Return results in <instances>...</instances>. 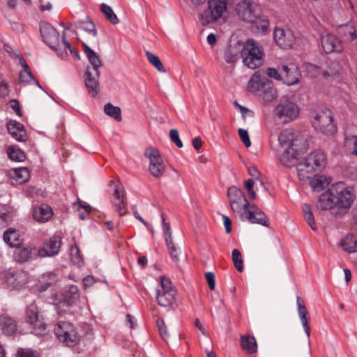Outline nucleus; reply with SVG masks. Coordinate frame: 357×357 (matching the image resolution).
<instances>
[{
	"instance_id": "de8ad7c7",
	"label": "nucleus",
	"mask_w": 357,
	"mask_h": 357,
	"mask_svg": "<svg viewBox=\"0 0 357 357\" xmlns=\"http://www.w3.org/2000/svg\"><path fill=\"white\" fill-rule=\"evenodd\" d=\"M146 57L149 61L160 73H165L166 70L163 66L160 59L149 51L146 52Z\"/></svg>"
},
{
	"instance_id": "4d7b16f0",
	"label": "nucleus",
	"mask_w": 357,
	"mask_h": 357,
	"mask_svg": "<svg viewBox=\"0 0 357 357\" xmlns=\"http://www.w3.org/2000/svg\"><path fill=\"white\" fill-rule=\"evenodd\" d=\"M4 50L10 54V56L18 59L23 58L19 50L13 48L12 46L6 44L4 45Z\"/></svg>"
},
{
	"instance_id": "09e8293b",
	"label": "nucleus",
	"mask_w": 357,
	"mask_h": 357,
	"mask_svg": "<svg viewBox=\"0 0 357 357\" xmlns=\"http://www.w3.org/2000/svg\"><path fill=\"white\" fill-rule=\"evenodd\" d=\"M232 260L234 261V266L237 269V271L238 272H242L243 271V261L242 259L241 253L238 250H233Z\"/></svg>"
},
{
	"instance_id": "9b49d317",
	"label": "nucleus",
	"mask_w": 357,
	"mask_h": 357,
	"mask_svg": "<svg viewBox=\"0 0 357 357\" xmlns=\"http://www.w3.org/2000/svg\"><path fill=\"white\" fill-rule=\"evenodd\" d=\"M278 142L282 148L298 147L301 149H307V141L305 137L300 132L290 129L281 131L278 135Z\"/></svg>"
},
{
	"instance_id": "c756f323",
	"label": "nucleus",
	"mask_w": 357,
	"mask_h": 357,
	"mask_svg": "<svg viewBox=\"0 0 357 357\" xmlns=\"http://www.w3.org/2000/svg\"><path fill=\"white\" fill-rule=\"evenodd\" d=\"M33 250L31 245L20 244L14 251V257L20 263L27 261L31 258Z\"/></svg>"
},
{
	"instance_id": "13d9d810",
	"label": "nucleus",
	"mask_w": 357,
	"mask_h": 357,
	"mask_svg": "<svg viewBox=\"0 0 357 357\" xmlns=\"http://www.w3.org/2000/svg\"><path fill=\"white\" fill-rule=\"evenodd\" d=\"M266 74L271 78L276 80H282V71L280 73L274 68H268L266 70Z\"/></svg>"
},
{
	"instance_id": "e433bc0d",
	"label": "nucleus",
	"mask_w": 357,
	"mask_h": 357,
	"mask_svg": "<svg viewBox=\"0 0 357 357\" xmlns=\"http://www.w3.org/2000/svg\"><path fill=\"white\" fill-rule=\"evenodd\" d=\"M344 250L349 253L357 252V235L347 234L341 241Z\"/></svg>"
},
{
	"instance_id": "a211bd4d",
	"label": "nucleus",
	"mask_w": 357,
	"mask_h": 357,
	"mask_svg": "<svg viewBox=\"0 0 357 357\" xmlns=\"http://www.w3.org/2000/svg\"><path fill=\"white\" fill-rule=\"evenodd\" d=\"M279 70L282 71V80L288 86L296 84L300 82L301 73L294 63L282 65L279 67Z\"/></svg>"
},
{
	"instance_id": "b1692460",
	"label": "nucleus",
	"mask_w": 357,
	"mask_h": 357,
	"mask_svg": "<svg viewBox=\"0 0 357 357\" xmlns=\"http://www.w3.org/2000/svg\"><path fill=\"white\" fill-rule=\"evenodd\" d=\"M335 206L332 187H330L319 196L316 207L321 211H327Z\"/></svg>"
},
{
	"instance_id": "49530a36",
	"label": "nucleus",
	"mask_w": 357,
	"mask_h": 357,
	"mask_svg": "<svg viewBox=\"0 0 357 357\" xmlns=\"http://www.w3.org/2000/svg\"><path fill=\"white\" fill-rule=\"evenodd\" d=\"M166 244L168 248L171 258L175 261H178V255L181 252L179 248H177L174 243L172 236L167 237Z\"/></svg>"
},
{
	"instance_id": "69168bd1",
	"label": "nucleus",
	"mask_w": 357,
	"mask_h": 357,
	"mask_svg": "<svg viewBox=\"0 0 357 357\" xmlns=\"http://www.w3.org/2000/svg\"><path fill=\"white\" fill-rule=\"evenodd\" d=\"M8 89L7 84L3 82H0V97L4 98L8 95Z\"/></svg>"
},
{
	"instance_id": "ddd939ff",
	"label": "nucleus",
	"mask_w": 357,
	"mask_h": 357,
	"mask_svg": "<svg viewBox=\"0 0 357 357\" xmlns=\"http://www.w3.org/2000/svg\"><path fill=\"white\" fill-rule=\"evenodd\" d=\"M144 155L149 159V171L155 178L162 177L166 167L158 149L149 147L144 151Z\"/></svg>"
},
{
	"instance_id": "ea45409f",
	"label": "nucleus",
	"mask_w": 357,
	"mask_h": 357,
	"mask_svg": "<svg viewBox=\"0 0 357 357\" xmlns=\"http://www.w3.org/2000/svg\"><path fill=\"white\" fill-rule=\"evenodd\" d=\"M303 212L304 218L307 225L312 230L316 231L317 229V227L314 220V217L311 206L308 204H304L303 206Z\"/></svg>"
},
{
	"instance_id": "f704fd0d",
	"label": "nucleus",
	"mask_w": 357,
	"mask_h": 357,
	"mask_svg": "<svg viewBox=\"0 0 357 357\" xmlns=\"http://www.w3.org/2000/svg\"><path fill=\"white\" fill-rule=\"evenodd\" d=\"M337 33L348 41H352L357 37L356 29L349 24L340 25L337 27Z\"/></svg>"
},
{
	"instance_id": "7ed1b4c3",
	"label": "nucleus",
	"mask_w": 357,
	"mask_h": 357,
	"mask_svg": "<svg viewBox=\"0 0 357 357\" xmlns=\"http://www.w3.org/2000/svg\"><path fill=\"white\" fill-rule=\"evenodd\" d=\"M229 0H208L206 5L197 9L199 23L207 26L216 22L226 12Z\"/></svg>"
},
{
	"instance_id": "473e14b6",
	"label": "nucleus",
	"mask_w": 357,
	"mask_h": 357,
	"mask_svg": "<svg viewBox=\"0 0 357 357\" xmlns=\"http://www.w3.org/2000/svg\"><path fill=\"white\" fill-rule=\"evenodd\" d=\"M241 346L249 354H255L257 351V344L253 336L243 335L241 337Z\"/></svg>"
},
{
	"instance_id": "423d86ee",
	"label": "nucleus",
	"mask_w": 357,
	"mask_h": 357,
	"mask_svg": "<svg viewBox=\"0 0 357 357\" xmlns=\"http://www.w3.org/2000/svg\"><path fill=\"white\" fill-rule=\"evenodd\" d=\"M243 63L251 69H256L262 65L264 55L261 47L252 39L248 40L241 51Z\"/></svg>"
},
{
	"instance_id": "bf43d9fd",
	"label": "nucleus",
	"mask_w": 357,
	"mask_h": 357,
	"mask_svg": "<svg viewBox=\"0 0 357 357\" xmlns=\"http://www.w3.org/2000/svg\"><path fill=\"white\" fill-rule=\"evenodd\" d=\"M254 181L252 179H248L245 182V187L248 191L249 197L252 199H255L257 197V194L253 190Z\"/></svg>"
},
{
	"instance_id": "864d4df0",
	"label": "nucleus",
	"mask_w": 357,
	"mask_h": 357,
	"mask_svg": "<svg viewBox=\"0 0 357 357\" xmlns=\"http://www.w3.org/2000/svg\"><path fill=\"white\" fill-rule=\"evenodd\" d=\"M156 324L162 338L165 340H167L169 337V334L167 333L165 321L162 319H158L156 321Z\"/></svg>"
},
{
	"instance_id": "37998d69",
	"label": "nucleus",
	"mask_w": 357,
	"mask_h": 357,
	"mask_svg": "<svg viewBox=\"0 0 357 357\" xmlns=\"http://www.w3.org/2000/svg\"><path fill=\"white\" fill-rule=\"evenodd\" d=\"M20 64L23 67V70L20 73V79L22 82H29L33 77L27 62L24 58H20Z\"/></svg>"
},
{
	"instance_id": "2eb2a0df",
	"label": "nucleus",
	"mask_w": 357,
	"mask_h": 357,
	"mask_svg": "<svg viewBox=\"0 0 357 357\" xmlns=\"http://www.w3.org/2000/svg\"><path fill=\"white\" fill-rule=\"evenodd\" d=\"M75 26L87 33V35L84 36V42L93 47L99 46V40L97 38V30L95 24L91 20L86 18V20L78 21L75 22Z\"/></svg>"
},
{
	"instance_id": "dca6fc26",
	"label": "nucleus",
	"mask_w": 357,
	"mask_h": 357,
	"mask_svg": "<svg viewBox=\"0 0 357 357\" xmlns=\"http://www.w3.org/2000/svg\"><path fill=\"white\" fill-rule=\"evenodd\" d=\"M26 321L33 325V328L36 333H40L46 329V324L43 318L39 316V311L35 303L30 304L26 309Z\"/></svg>"
},
{
	"instance_id": "052dcab7",
	"label": "nucleus",
	"mask_w": 357,
	"mask_h": 357,
	"mask_svg": "<svg viewBox=\"0 0 357 357\" xmlns=\"http://www.w3.org/2000/svg\"><path fill=\"white\" fill-rule=\"evenodd\" d=\"M205 277L210 289L214 290L215 287L214 273L212 272H207L205 274Z\"/></svg>"
},
{
	"instance_id": "3c124183",
	"label": "nucleus",
	"mask_w": 357,
	"mask_h": 357,
	"mask_svg": "<svg viewBox=\"0 0 357 357\" xmlns=\"http://www.w3.org/2000/svg\"><path fill=\"white\" fill-rule=\"evenodd\" d=\"M333 66H329L327 70L323 71L322 75L326 77H335L340 72V66L338 63L334 62L332 63Z\"/></svg>"
},
{
	"instance_id": "cd10ccee",
	"label": "nucleus",
	"mask_w": 357,
	"mask_h": 357,
	"mask_svg": "<svg viewBox=\"0 0 357 357\" xmlns=\"http://www.w3.org/2000/svg\"><path fill=\"white\" fill-rule=\"evenodd\" d=\"M9 176L13 184H23L30 178L29 171L27 168L22 167L10 170Z\"/></svg>"
},
{
	"instance_id": "e2e57ef3",
	"label": "nucleus",
	"mask_w": 357,
	"mask_h": 357,
	"mask_svg": "<svg viewBox=\"0 0 357 357\" xmlns=\"http://www.w3.org/2000/svg\"><path fill=\"white\" fill-rule=\"evenodd\" d=\"M96 280L93 276L87 275L83 279V285L84 289L92 286L95 283Z\"/></svg>"
},
{
	"instance_id": "8fccbe9b",
	"label": "nucleus",
	"mask_w": 357,
	"mask_h": 357,
	"mask_svg": "<svg viewBox=\"0 0 357 357\" xmlns=\"http://www.w3.org/2000/svg\"><path fill=\"white\" fill-rule=\"evenodd\" d=\"M345 146L348 151L352 154L357 156V137L350 136L346 138Z\"/></svg>"
},
{
	"instance_id": "f03ea898",
	"label": "nucleus",
	"mask_w": 357,
	"mask_h": 357,
	"mask_svg": "<svg viewBox=\"0 0 357 357\" xmlns=\"http://www.w3.org/2000/svg\"><path fill=\"white\" fill-rule=\"evenodd\" d=\"M248 91L261 97L265 102H270L278 97L273 83L258 72L255 73L248 84Z\"/></svg>"
},
{
	"instance_id": "9d476101",
	"label": "nucleus",
	"mask_w": 357,
	"mask_h": 357,
	"mask_svg": "<svg viewBox=\"0 0 357 357\" xmlns=\"http://www.w3.org/2000/svg\"><path fill=\"white\" fill-rule=\"evenodd\" d=\"M54 333L59 341L69 347L76 345L79 340L76 328L68 321L57 323L54 327Z\"/></svg>"
},
{
	"instance_id": "4468645a",
	"label": "nucleus",
	"mask_w": 357,
	"mask_h": 357,
	"mask_svg": "<svg viewBox=\"0 0 357 357\" xmlns=\"http://www.w3.org/2000/svg\"><path fill=\"white\" fill-rule=\"evenodd\" d=\"M227 197L231 210L238 213H241L243 209L247 210L249 202L241 189L235 186L228 188Z\"/></svg>"
},
{
	"instance_id": "4c0bfd02",
	"label": "nucleus",
	"mask_w": 357,
	"mask_h": 357,
	"mask_svg": "<svg viewBox=\"0 0 357 357\" xmlns=\"http://www.w3.org/2000/svg\"><path fill=\"white\" fill-rule=\"evenodd\" d=\"M114 196L115 201L113 202V204L115 206L119 215L123 216L126 213L127 211L125 207L123 196L119 191V187L116 185H115Z\"/></svg>"
},
{
	"instance_id": "bb28decb",
	"label": "nucleus",
	"mask_w": 357,
	"mask_h": 357,
	"mask_svg": "<svg viewBox=\"0 0 357 357\" xmlns=\"http://www.w3.org/2000/svg\"><path fill=\"white\" fill-rule=\"evenodd\" d=\"M297 306H298V312L299 317L301 319L302 325L306 333L307 338H309L310 335V328L309 326V317H308V311L307 307H305L304 302L301 299L299 296H297L296 298Z\"/></svg>"
},
{
	"instance_id": "603ef678",
	"label": "nucleus",
	"mask_w": 357,
	"mask_h": 357,
	"mask_svg": "<svg viewBox=\"0 0 357 357\" xmlns=\"http://www.w3.org/2000/svg\"><path fill=\"white\" fill-rule=\"evenodd\" d=\"M71 259L74 264L81 266L82 264V259L80 255V251L77 245H75L70 248Z\"/></svg>"
},
{
	"instance_id": "a18cd8bd",
	"label": "nucleus",
	"mask_w": 357,
	"mask_h": 357,
	"mask_svg": "<svg viewBox=\"0 0 357 357\" xmlns=\"http://www.w3.org/2000/svg\"><path fill=\"white\" fill-rule=\"evenodd\" d=\"M8 154L10 160L15 162H23L26 158L25 153L20 149L15 146H9Z\"/></svg>"
},
{
	"instance_id": "72a5a7b5",
	"label": "nucleus",
	"mask_w": 357,
	"mask_h": 357,
	"mask_svg": "<svg viewBox=\"0 0 357 357\" xmlns=\"http://www.w3.org/2000/svg\"><path fill=\"white\" fill-rule=\"evenodd\" d=\"M0 327L6 335H13L17 329L15 321L7 316L0 317Z\"/></svg>"
},
{
	"instance_id": "c85d7f7f",
	"label": "nucleus",
	"mask_w": 357,
	"mask_h": 357,
	"mask_svg": "<svg viewBox=\"0 0 357 357\" xmlns=\"http://www.w3.org/2000/svg\"><path fill=\"white\" fill-rule=\"evenodd\" d=\"M8 284L14 288H20L26 283L27 278L25 273L22 271L8 272L6 275Z\"/></svg>"
},
{
	"instance_id": "20e7f679",
	"label": "nucleus",
	"mask_w": 357,
	"mask_h": 357,
	"mask_svg": "<svg viewBox=\"0 0 357 357\" xmlns=\"http://www.w3.org/2000/svg\"><path fill=\"white\" fill-rule=\"evenodd\" d=\"M312 123L314 129L326 135L337 131L333 112L327 108H317L312 112Z\"/></svg>"
},
{
	"instance_id": "f257e3e1",
	"label": "nucleus",
	"mask_w": 357,
	"mask_h": 357,
	"mask_svg": "<svg viewBox=\"0 0 357 357\" xmlns=\"http://www.w3.org/2000/svg\"><path fill=\"white\" fill-rule=\"evenodd\" d=\"M325 154L320 151H314L307 155L297 164L298 176L301 181L310 179L314 174L321 172L326 166Z\"/></svg>"
},
{
	"instance_id": "6e6552de",
	"label": "nucleus",
	"mask_w": 357,
	"mask_h": 357,
	"mask_svg": "<svg viewBox=\"0 0 357 357\" xmlns=\"http://www.w3.org/2000/svg\"><path fill=\"white\" fill-rule=\"evenodd\" d=\"M235 10L238 20L244 22L254 24L260 19V8L252 0L239 1L236 6Z\"/></svg>"
},
{
	"instance_id": "338daca9",
	"label": "nucleus",
	"mask_w": 357,
	"mask_h": 357,
	"mask_svg": "<svg viewBox=\"0 0 357 357\" xmlns=\"http://www.w3.org/2000/svg\"><path fill=\"white\" fill-rule=\"evenodd\" d=\"M223 223L225 227L226 233L229 234L231 230V221L230 218L227 215H223Z\"/></svg>"
},
{
	"instance_id": "5701e85b",
	"label": "nucleus",
	"mask_w": 357,
	"mask_h": 357,
	"mask_svg": "<svg viewBox=\"0 0 357 357\" xmlns=\"http://www.w3.org/2000/svg\"><path fill=\"white\" fill-rule=\"evenodd\" d=\"M283 153L279 156L280 162L287 167L292 166L307 149L298 150V147L284 148Z\"/></svg>"
},
{
	"instance_id": "f8f14e48",
	"label": "nucleus",
	"mask_w": 357,
	"mask_h": 357,
	"mask_svg": "<svg viewBox=\"0 0 357 357\" xmlns=\"http://www.w3.org/2000/svg\"><path fill=\"white\" fill-rule=\"evenodd\" d=\"M162 289L157 294V302L159 305L167 307L172 306L176 301V290L172 285L170 279L162 277L160 278Z\"/></svg>"
},
{
	"instance_id": "aec40b11",
	"label": "nucleus",
	"mask_w": 357,
	"mask_h": 357,
	"mask_svg": "<svg viewBox=\"0 0 357 357\" xmlns=\"http://www.w3.org/2000/svg\"><path fill=\"white\" fill-rule=\"evenodd\" d=\"M40 33L45 43L54 49L59 43V33L52 25L43 22L40 25Z\"/></svg>"
},
{
	"instance_id": "a878e982",
	"label": "nucleus",
	"mask_w": 357,
	"mask_h": 357,
	"mask_svg": "<svg viewBox=\"0 0 357 357\" xmlns=\"http://www.w3.org/2000/svg\"><path fill=\"white\" fill-rule=\"evenodd\" d=\"M82 46L84 52L91 64V69L93 71H99L100 67L102 65V62L100 58V56L95 52L89 45L85 42H82Z\"/></svg>"
},
{
	"instance_id": "39448f33",
	"label": "nucleus",
	"mask_w": 357,
	"mask_h": 357,
	"mask_svg": "<svg viewBox=\"0 0 357 357\" xmlns=\"http://www.w3.org/2000/svg\"><path fill=\"white\" fill-rule=\"evenodd\" d=\"M79 299V290L75 285L65 287L55 294L54 302L59 314L67 312L69 307L75 305Z\"/></svg>"
},
{
	"instance_id": "0e129e2a",
	"label": "nucleus",
	"mask_w": 357,
	"mask_h": 357,
	"mask_svg": "<svg viewBox=\"0 0 357 357\" xmlns=\"http://www.w3.org/2000/svg\"><path fill=\"white\" fill-rule=\"evenodd\" d=\"M10 105L18 116H22V112L20 107L19 102L17 100L13 99L10 100Z\"/></svg>"
},
{
	"instance_id": "7c9ffc66",
	"label": "nucleus",
	"mask_w": 357,
	"mask_h": 357,
	"mask_svg": "<svg viewBox=\"0 0 357 357\" xmlns=\"http://www.w3.org/2000/svg\"><path fill=\"white\" fill-rule=\"evenodd\" d=\"M246 218L251 222L263 226H268V219L265 213L259 209L255 211L248 210L245 212Z\"/></svg>"
},
{
	"instance_id": "a19ab883",
	"label": "nucleus",
	"mask_w": 357,
	"mask_h": 357,
	"mask_svg": "<svg viewBox=\"0 0 357 357\" xmlns=\"http://www.w3.org/2000/svg\"><path fill=\"white\" fill-rule=\"evenodd\" d=\"M105 113L114 119L116 121L120 122L122 121L121 109L119 107L114 106L111 103H107L104 106Z\"/></svg>"
},
{
	"instance_id": "2f4dec72",
	"label": "nucleus",
	"mask_w": 357,
	"mask_h": 357,
	"mask_svg": "<svg viewBox=\"0 0 357 357\" xmlns=\"http://www.w3.org/2000/svg\"><path fill=\"white\" fill-rule=\"evenodd\" d=\"M331 183V178L325 175H314L310 181L311 188L315 191H321L328 187Z\"/></svg>"
},
{
	"instance_id": "5fc2aeb1",
	"label": "nucleus",
	"mask_w": 357,
	"mask_h": 357,
	"mask_svg": "<svg viewBox=\"0 0 357 357\" xmlns=\"http://www.w3.org/2000/svg\"><path fill=\"white\" fill-rule=\"evenodd\" d=\"M238 132L244 145L247 148L250 147L251 146V141L250 139L248 131L245 129L239 128Z\"/></svg>"
},
{
	"instance_id": "6ab92c4d",
	"label": "nucleus",
	"mask_w": 357,
	"mask_h": 357,
	"mask_svg": "<svg viewBox=\"0 0 357 357\" xmlns=\"http://www.w3.org/2000/svg\"><path fill=\"white\" fill-rule=\"evenodd\" d=\"M61 243V237L54 236L43 243V247L38 250V255L42 257L55 256L59 253Z\"/></svg>"
},
{
	"instance_id": "1a4fd4ad",
	"label": "nucleus",
	"mask_w": 357,
	"mask_h": 357,
	"mask_svg": "<svg viewBox=\"0 0 357 357\" xmlns=\"http://www.w3.org/2000/svg\"><path fill=\"white\" fill-rule=\"evenodd\" d=\"M331 187L336 206L344 211H347L350 208L355 198L354 188L345 186L343 183H337Z\"/></svg>"
},
{
	"instance_id": "774afa93",
	"label": "nucleus",
	"mask_w": 357,
	"mask_h": 357,
	"mask_svg": "<svg viewBox=\"0 0 357 357\" xmlns=\"http://www.w3.org/2000/svg\"><path fill=\"white\" fill-rule=\"evenodd\" d=\"M162 225H163V230H164V235H165V242L167 241V237L172 236L170 233V226L169 223L165 222V218L162 216Z\"/></svg>"
},
{
	"instance_id": "79ce46f5",
	"label": "nucleus",
	"mask_w": 357,
	"mask_h": 357,
	"mask_svg": "<svg viewBox=\"0 0 357 357\" xmlns=\"http://www.w3.org/2000/svg\"><path fill=\"white\" fill-rule=\"evenodd\" d=\"M239 50L234 45L227 46L224 53L225 61L228 63H234L238 59Z\"/></svg>"
},
{
	"instance_id": "680f3d73",
	"label": "nucleus",
	"mask_w": 357,
	"mask_h": 357,
	"mask_svg": "<svg viewBox=\"0 0 357 357\" xmlns=\"http://www.w3.org/2000/svg\"><path fill=\"white\" fill-rule=\"evenodd\" d=\"M18 357H37L36 354L30 349H20L17 351Z\"/></svg>"
},
{
	"instance_id": "412c9836",
	"label": "nucleus",
	"mask_w": 357,
	"mask_h": 357,
	"mask_svg": "<svg viewBox=\"0 0 357 357\" xmlns=\"http://www.w3.org/2000/svg\"><path fill=\"white\" fill-rule=\"evenodd\" d=\"M321 43L322 48L326 54L340 53L344 50V47L340 40L335 36L330 33L322 36Z\"/></svg>"
},
{
	"instance_id": "393cba45",
	"label": "nucleus",
	"mask_w": 357,
	"mask_h": 357,
	"mask_svg": "<svg viewBox=\"0 0 357 357\" xmlns=\"http://www.w3.org/2000/svg\"><path fill=\"white\" fill-rule=\"evenodd\" d=\"M7 128L10 135L18 142H26L27 135L24 127L20 123L10 120L7 123Z\"/></svg>"
},
{
	"instance_id": "f3484780",
	"label": "nucleus",
	"mask_w": 357,
	"mask_h": 357,
	"mask_svg": "<svg viewBox=\"0 0 357 357\" xmlns=\"http://www.w3.org/2000/svg\"><path fill=\"white\" fill-rule=\"evenodd\" d=\"M275 43L282 48L292 47L295 43V36L289 29L276 27L273 33Z\"/></svg>"
},
{
	"instance_id": "4be33fe9",
	"label": "nucleus",
	"mask_w": 357,
	"mask_h": 357,
	"mask_svg": "<svg viewBox=\"0 0 357 357\" xmlns=\"http://www.w3.org/2000/svg\"><path fill=\"white\" fill-rule=\"evenodd\" d=\"M100 71H93L88 66L84 74V83L89 93L95 97L98 91Z\"/></svg>"
},
{
	"instance_id": "6e6d98bb",
	"label": "nucleus",
	"mask_w": 357,
	"mask_h": 357,
	"mask_svg": "<svg viewBox=\"0 0 357 357\" xmlns=\"http://www.w3.org/2000/svg\"><path fill=\"white\" fill-rule=\"evenodd\" d=\"M171 140L176 144L178 148L183 147V143L179 138L178 132L176 129H172L169 131Z\"/></svg>"
},
{
	"instance_id": "58836bf2",
	"label": "nucleus",
	"mask_w": 357,
	"mask_h": 357,
	"mask_svg": "<svg viewBox=\"0 0 357 357\" xmlns=\"http://www.w3.org/2000/svg\"><path fill=\"white\" fill-rule=\"evenodd\" d=\"M4 241L11 247H17L21 244L20 234L17 230L9 229L3 234Z\"/></svg>"
},
{
	"instance_id": "c03bdc74",
	"label": "nucleus",
	"mask_w": 357,
	"mask_h": 357,
	"mask_svg": "<svg viewBox=\"0 0 357 357\" xmlns=\"http://www.w3.org/2000/svg\"><path fill=\"white\" fill-rule=\"evenodd\" d=\"M100 10L112 24L116 25L119 23V18L109 6L106 3H102L100 5Z\"/></svg>"
},
{
	"instance_id": "c9c22d12",
	"label": "nucleus",
	"mask_w": 357,
	"mask_h": 357,
	"mask_svg": "<svg viewBox=\"0 0 357 357\" xmlns=\"http://www.w3.org/2000/svg\"><path fill=\"white\" fill-rule=\"evenodd\" d=\"M52 215L51 208L47 205L36 208L33 213V218L41 222L47 221L52 217Z\"/></svg>"
},
{
	"instance_id": "0eeeda50",
	"label": "nucleus",
	"mask_w": 357,
	"mask_h": 357,
	"mask_svg": "<svg viewBox=\"0 0 357 357\" xmlns=\"http://www.w3.org/2000/svg\"><path fill=\"white\" fill-rule=\"evenodd\" d=\"M299 113L300 109L297 104L288 99H281L273 110L275 120L282 124L294 121Z\"/></svg>"
}]
</instances>
